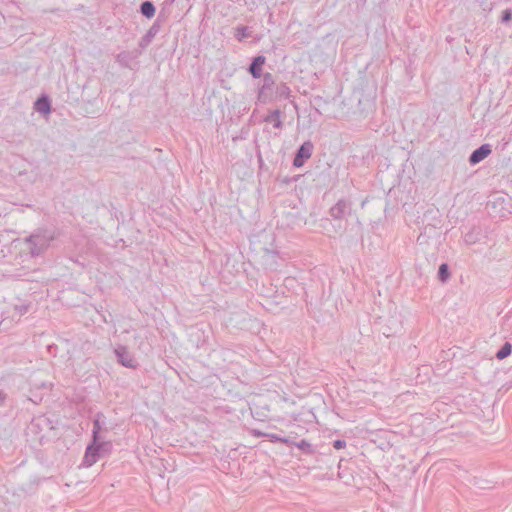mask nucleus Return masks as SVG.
<instances>
[{
    "instance_id": "nucleus-1",
    "label": "nucleus",
    "mask_w": 512,
    "mask_h": 512,
    "mask_svg": "<svg viewBox=\"0 0 512 512\" xmlns=\"http://www.w3.org/2000/svg\"><path fill=\"white\" fill-rule=\"evenodd\" d=\"M56 235L51 229L39 228L24 239L31 257H38L45 253L54 241Z\"/></svg>"
},
{
    "instance_id": "nucleus-2",
    "label": "nucleus",
    "mask_w": 512,
    "mask_h": 512,
    "mask_svg": "<svg viewBox=\"0 0 512 512\" xmlns=\"http://www.w3.org/2000/svg\"><path fill=\"white\" fill-rule=\"evenodd\" d=\"M104 415L102 413H97L93 420V429H92V443L87 446L85 455H84V464L86 466H92L97 462L99 453L105 447H108L110 444L105 442H99V433L102 429Z\"/></svg>"
},
{
    "instance_id": "nucleus-3",
    "label": "nucleus",
    "mask_w": 512,
    "mask_h": 512,
    "mask_svg": "<svg viewBox=\"0 0 512 512\" xmlns=\"http://www.w3.org/2000/svg\"><path fill=\"white\" fill-rule=\"evenodd\" d=\"M352 210V203L346 199H340L337 201L335 205H333L330 210V216L334 220L343 219L346 215H349Z\"/></svg>"
},
{
    "instance_id": "nucleus-4",
    "label": "nucleus",
    "mask_w": 512,
    "mask_h": 512,
    "mask_svg": "<svg viewBox=\"0 0 512 512\" xmlns=\"http://www.w3.org/2000/svg\"><path fill=\"white\" fill-rule=\"evenodd\" d=\"M313 144L310 141L304 142L296 152V155L293 160L294 167H302L306 160H308L313 152Z\"/></svg>"
},
{
    "instance_id": "nucleus-5",
    "label": "nucleus",
    "mask_w": 512,
    "mask_h": 512,
    "mask_svg": "<svg viewBox=\"0 0 512 512\" xmlns=\"http://www.w3.org/2000/svg\"><path fill=\"white\" fill-rule=\"evenodd\" d=\"M263 84L258 90V101L262 103H266L269 100L268 92L273 88L275 85V79L274 76L267 72L263 74Z\"/></svg>"
},
{
    "instance_id": "nucleus-6",
    "label": "nucleus",
    "mask_w": 512,
    "mask_h": 512,
    "mask_svg": "<svg viewBox=\"0 0 512 512\" xmlns=\"http://www.w3.org/2000/svg\"><path fill=\"white\" fill-rule=\"evenodd\" d=\"M115 354L121 365L127 368H136L137 362L125 346H118Z\"/></svg>"
},
{
    "instance_id": "nucleus-7",
    "label": "nucleus",
    "mask_w": 512,
    "mask_h": 512,
    "mask_svg": "<svg viewBox=\"0 0 512 512\" xmlns=\"http://www.w3.org/2000/svg\"><path fill=\"white\" fill-rule=\"evenodd\" d=\"M491 152V146L489 144H483L471 153L469 163L471 165H476L488 157Z\"/></svg>"
},
{
    "instance_id": "nucleus-8",
    "label": "nucleus",
    "mask_w": 512,
    "mask_h": 512,
    "mask_svg": "<svg viewBox=\"0 0 512 512\" xmlns=\"http://www.w3.org/2000/svg\"><path fill=\"white\" fill-rule=\"evenodd\" d=\"M266 58L263 55H258L253 58L248 71L255 79L260 78L262 75V67L265 64Z\"/></svg>"
},
{
    "instance_id": "nucleus-9",
    "label": "nucleus",
    "mask_w": 512,
    "mask_h": 512,
    "mask_svg": "<svg viewBox=\"0 0 512 512\" xmlns=\"http://www.w3.org/2000/svg\"><path fill=\"white\" fill-rule=\"evenodd\" d=\"M263 121L272 124L276 129L283 128L282 112L279 109L269 111V113L264 116Z\"/></svg>"
},
{
    "instance_id": "nucleus-10",
    "label": "nucleus",
    "mask_w": 512,
    "mask_h": 512,
    "mask_svg": "<svg viewBox=\"0 0 512 512\" xmlns=\"http://www.w3.org/2000/svg\"><path fill=\"white\" fill-rule=\"evenodd\" d=\"M136 58V56L129 51H122L117 54L116 61L120 66L128 68L130 67L131 62Z\"/></svg>"
},
{
    "instance_id": "nucleus-11",
    "label": "nucleus",
    "mask_w": 512,
    "mask_h": 512,
    "mask_svg": "<svg viewBox=\"0 0 512 512\" xmlns=\"http://www.w3.org/2000/svg\"><path fill=\"white\" fill-rule=\"evenodd\" d=\"M35 110L43 114L49 113L51 110V105L48 97L43 96L37 99L35 102Z\"/></svg>"
},
{
    "instance_id": "nucleus-12",
    "label": "nucleus",
    "mask_w": 512,
    "mask_h": 512,
    "mask_svg": "<svg viewBox=\"0 0 512 512\" xmlns=\"http://www.w3.org/2000/svg\"><path fill=\"white\" fill-rule=\"evenodd\" d=\"M155 6L150 1H144L140 6V12L147 18H152L155 15Z\"/></svg>"
},
{
    "instance_id": "nucleus-13",
    "label": "nucleus",
    "mask_w": 512,
    "mask_h": 512,
    "mask_svg": "<svg viewBox=\"0 0 512 512\" xmlns=\"http://www.w3.org/2000/svg\"><path fill=\"white\" fill-rule=\"evenodd\" d=\"M291 90L286 83H281L276 87V96L281 99H287L290 97Z\"/></svg>"
},
{
    "instance_id": "nucleus-14",
    "label": "nucleus",
    "mask_w": 512,
    "mask_h": 512,
    "mask_svg": "<svg viewBox=\"0 0 512 512\" xmlns=\"http://www.w3.org/2000/svg\"><path fill=\"white\" fill-rule=\"evenodd\" d=\"M512 353V345L509 342H505L504 345L496 353L498 360H503Z\"/></svg>"
},
{
    "instance_id": "nucleus-15",
    "label": "nucleus",
    "mask_w": 512,
    "mask_h": 512,
    "mask_svg": "<svg viewBox=\"0 0 512 512\" xmlns=\"http://www.w3.org/2000/svg\"><path fill=\"white\" fill-rule=\"evenodd\" d=\"M265 437H267L271 442H274V443H284V444H287V445H290L292 444V441L290 440V438L288 437H282L278 434H275V433H268V434H265Z\"/></svg>"
},
{
    "instance_id": "nucleus-16",
    "label": "nucleus",
    "mask_w": 512,
    "mask_h": 512,
    "mask_svg": "<svg viewBox=\"0 0 512 512\" xmlns=\"http://www.w3.org/2000/svg\"><path fill=\"white\" fill-rule=\"evenodd\" d=\"M450 276L449 267L446 263L440 265L438 270V279L441 282H446Z\"/></svg>"
},
{
    "instance_id": "nucleus-17",
    "label": "nucleus",
    "mask_w": 512,
    "mask_h": 512,
    "mask_svg": "<svg viewBox=\"0 0 512 512\" xmlns=\"http://www.w3.org/2000/svg\"><path fill=\"white\" fill-rule=\"evenodd\" d=\"M293 444L300 450L304 451L306 454H313V452H314V449H313L311 443H309L306 440H301L300 442L293 443Z\"/></svg>"
},
{
    "instance_id": "nucleus-18",
    "label": "nucleus",
    "mask_w": 512,
    "mask_h": 512,
    "mask_svg": "<svg viewBox=\"0 0 512 512\" xmlns=\"http://www.w3.org/2000/svg\"><path fill=\"white\" fill-rule=\"evenodd\" d=\"M250 33L248 31V27L246 26H238L235 31V37L238 41H242L245 38L249 37Z\"/></svg>"
},
{
    "instance_id": "nucleus-19",
    "label": "nucleus",
    "mask_w": 512,
    "mask_h": 512,
    "mask_svg": "<svg viewBox=\"0 0 512 512\" xmlns=\"http://www.w3.org/2000/svg\"><path fill=\"white\" fill-rule=\"evenodd\" d=\"M158 29L155 25L151 26L150 29L147 31L146 35L143 37V40L141 42V46H144L145 44L149 43L151 39L157 34Z\"/></svg>"
},
{
    "instance_id": "nucleus-20",
    "label": "nucleus",
    "mask_w": 512,
    "mask_h": 512,
    "mask_svg": "<svg viewBox=\"0 0 512 512\" xmlns=\"http://www.w3.org/2000/svg\"><path fill=\"white\" fill-rule=\"evenodd\" d=\"M512 19V10L506 9L502 13L501 21L503 23L509 22Z\"/></svg>"
},
{
    "instance_id": "nucleus-21",
    "label": "nucleus",
    "mask_w": 512,
    "mask_h": 512,
    "mask_svg": "<svg viewBox=\"0 0 512 512\" xmlns=\"http://www.w3.org/2000/svg\"><path fill=\"white\" fill-rule=\"evenodd\" d=\"M333 447L336 449V450H340V449H343L346 447V442L344 440H335L333 442Z\"/></svg>"
},
{
    "instance_id": "nucleus-22",
    "label": "nucleus",
    "mask_w": 512,
    "mask_h": 512,
    "mask_svg": "<svg viewBox=\"0 0 512 512\" xmlns=\"http://www.w3.org/2000/svg\"><path fill=\"white\" fill-rule=\"evenodd\" d=\"M6 394L0 390V406H3L6 401Z\"/></svg>"
},
{
    "instance_id": "nucleus-23",
    "label": "nucleus",
    "mask_w": 512,
    "mask_h": 512,
    "mask_svg": "<svg viewBox=\"0 0 512 512\" xmlns=\"http://www.w3.org/2000/svg\"><path fill=\"white\" fill-rule=\"evenodd\" d=\"M253 433H254V435H256V436H264V437H265V434H266V433H263V432L258 431V430H254V431H253Z\"/></svg>"
},
{
    "instance_id": "nucleus-24",
    "label": "nucleus",
    "mask_w": 512,
    "mask_h": 512,
    "mask_svg": "<svg viewBox=\"0 0 512 512\" xmlns=\"http://www.w3.org/2000/svg\"><path fill=\"white\" fill-rule=\"evenodd\" d=\"M26 311H27V309H26L25 307L21 308V312H22V313H23V312H26Z\"/></svg>"
}]
</instances>
